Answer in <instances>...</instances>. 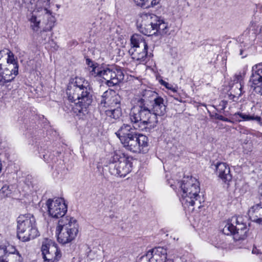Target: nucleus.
<instances>
[{
    "instance_id": "f257e3e1",
    "label": "nucleus",
    "mask_w": 262,
    "mask_h": 262,
    "mask_svg": "<svg viewBox=\"0 0 262 262\" xmlns=\"http://www.w3.org/2000/svg\"><path fill=\"white\" fill-rule=\"evenodd\" d=\"M149 106L151 110L142 105L132 110L130 120L134 129L144 131L149 128H154L158 122L157 116H163L166 113V105L164 100L159 95Z\"/></svg>"
},
{
    "instance_id": "f03ea898",
    "label": "nucleus",
    "mask_w": 262,
    "mask_h": 262,
    "mask_svg": "<svg viewBox=\"0 0 262 262\" xmlns=\"http://www.w3.org/2000/svg\"><path fill=\"white\" fill-rule=\"evenodd\" d=\"M92 90L89 82L84 78L76 77L71 80L67 89L72 111L80 118L88 114V108L92 102Z\"/></svg>"
},
{
    "instance_id": "7ed1b4c3",
    "label": "nucleus",
    "mask_w": 262,
    "mask_h": 262,
    "mask_svg": "<svg viewBox=\"0 0 262 262\" xmlns=\"http://www.w3.org/2000/svg\"><path fill=\"white\" fill-rule=\"evenodd\" d=\"M123 146L134 153H146L148 150L147 136L134 132L130 125L123 124L115 133Z\"/></svg>"
},
{
    "instance_id": "20e7f679",
    "label": "nucleus",
    "mask_w": 262,
    "mask_h": 262,
    "mask_svg": "<svg viewBox=\"0 0 262 262\" xmlns=\"http://www.w3.org/2000/svg\"><path fill=\"white\" fill-rule=\"evenodd\" d=\"M178 184L182 191L180 201L184 209L190 212L195 207L200 208L202 198L200 195V184L197 179L191 176L184 177Z\"/></svg>"
},
{
    "instance_id": "39448f33",
    "label": "nucleus",
    "mask_w": 262,
    "mask_h": 262,
    "mask_svg": "<svg viewBox=\"0 0 262 262\" xmlns=\"http://www.w3.org/2000/svg\"><path fill=\"white\" fill-rule=\"evenodd\" d=\"M139 31L147 36L156 33L164 35L167 32V24L159 16L151 13H141L137 21Z\"/></svg>"
},
{
    "instance_id": "423d86ee",
    "label": "nucleus",
    "mask_w": 262,
    "mask_h": 262,
    "mask_svg": "<svg viewBox=\"0 0 262 262\" xmlns=\"http://www.w3.org/2000/svg\"><path fill=\"white\" fill-rule=\"evenodd\" d=\"M17 235L23 242H27L39 235L35 217L31 214L20 215L17 220Z\"/></svg>"
},
{
    "instance_id": "0eeeda50",
    "label": "nucleus",
    "mask_w": 262,
    "mask_h": 262,
    "mask_svg": "<svg viewBox=\"0 0 262 262\" xmlns=\"http://www.w3.org/2000/svg\"><path fill=\"white\" fill-rule=\"evenodd\" d=\"M79 226L76 219L70 216H66L58 221L56 228L59 243L66 244L75 239L78 233Z\"/></svg>"
},
{
    "instance_id": "6e6552de",
    "label": "nucleus",
    "mask_w": 262,
    "mask_h": 262,
    "mask_svg": "<svg viewBox=\"0 0 262 262\" xmlns=\"http://www.w3.org/2000/svg\"><path fill=\"white\" fill-rule=\"evenodd\" d=\"M5 54L8 55L7 64L3 69L2 64L0 63V82L3 84L13 80L18 74V65L13 53L6 49Z\"/></svg>"
},
{
    "instance_id": "1a4fd4ad",
    "label": "nucleus",
    "mask_w": 262,
    "mask_h": 262,
    "mask_svg": "<svg viewBox=\"0 0 262 262\" xmlns=\"http://www.w3.org/2000/svg\"><path fill=\"white\" fill-rule=\"evenodd\" d=\"M247 231V225L243 222L241 216H233L223 229L224 234L233 235L234 238L236 240L244 239L246 236Z\"/></svg>"
},
{
    "instance_id": "9d476101",
    "label": "nucleus",
    "mask_w": 262,
    "mask_h": 262,
    "mask_svg": "<svg viewBox=\"0 0 262 262\" xmlns=\"http://www.w3.org/2000/svg\"><path fill=\"white\" fill-rule=\"evenodd\" d=\"M43 3H46V1L43 0L37 1L36 8L32 13L31 17L29 19L31 23V27L34 31H37L39 28L40 19L37 17L36 14L37 12H42V13L46 14L48 19L47 26L45 27L43 30L45 31H51L54 27L55 21V17L51 15V12L48 10L46 7L42 8L41 6L43 5Z\"/></svg>"
},
{
    "instance_id": "9b49d317",
    "label": "nucleus",
    "mask_w": 262,
    "mask_h": 262,
    "mask_svg": "<svg viewBox=\"0 0 262 262\" xmlns=\"http://www.w3.org/2000/svg\"><path fill=\"white\" fill-rule=\"evenodd\" d=\"M132 158L124 156L120 157L117 161H115L109 165V171L111 174L125 177L132 169Z\"/></svg>"
},
{
    "instance_id": "f8f14e48",
    "label": "nucleus",
    "mask_w": 262,
    "mask_h": 262,
    "mask_svg": "<svg viewBox=\"0 0 262 262\" xmlns=\"http://www.w3.org/2000/svg\"><path fill=\"white\" fill-rule=\"evenodd\" d=\"M46 205L51 217L56 219L65 217L64 215L67 212V205L63 198L49 199L47 201Z\"/></svg>"
},
{
    "instance_id": "ddd939ff",
    "label": "nucleus",
    "mask_w": 262,
    "mask_h": 262,
    "mask_svg": "<svg viewBox=\"0 0 262 262\" xmlns=\"http://www.w3.org/2000/svg\"><path fill=\"white\" fill-rule=\"evenodd\" d=\"M41 250L45 262H57L61 256L56 244L51 239L43 241Z\"/></svg>"
},
{
    "instance_id": "4468645a",
    "label": "nucleus",
    "mask_w": 262,
    "mask_h": 262,
    "mask_svg": "<svg viewBox=\"0 0 262 262\" xmlns=\"http://www.w3.org/2000/svg\"><path fill=\"white\" fill-rule=\"evenodd\" d=\"M103 78L108 86L119 84L124 79V74L120 68H105Z\"/></svg>"
},
{
    "instance_id": "2eb2a0df",
    "label": "nucleus",
    "mask_w": 262,
    "mask_h": 262,
    "mask_svg": "<svg viewBox=\"0 0 262 262\" xmlns=\"http://www.w3.org/2000/svg\"><path fill=\"white\" fill-rule=\"evenodd\" d=\"M121 97L116 92L108 89L103 93L100 105L108 108L121 107Z\"/></svg>"
},
{
    "instance_id": "dca6fc26",
    "label": "nucleus",
    "mask_w": 262,
    "mask_h": 262,
    "mask_svg": "<svg viewBox=\"0 0 262 262\" xmlns=\"http://www.w3.org/2000/svg\"><path fill=\"white\" fill-rule=\"evenodd\" d=\"M149 262H173L172 259H166L167 250L158 247L149 250L145 255Z\"/></svg>"
},
{
    "instance_id": "f3484780",
    "label": "nucleus",
    "mask_w": 262,
    "mask_h": 262,
    "mask_svg": "<svg viewBox=\"0 0 262 262\" xmlns=\"http://www.w3.org/2000/svg\"><path fill=\"white\" fill-rule=\"evenodd\" d=\"M252 71L250 81L252 83L254 91L256 94L262 95V63L254 66Z\"/></svg>"
},
{
    "instance_id": "a211bd4d",
    "label": "nucleus",
    "mask_w": 262,
    "mask_h": 262,
    "mask_svg": "<svg viewBox=\"0 0 262 262\" xmlns=\"http://www.w3.org/2000/svg\"><path fill=\"white\" fill-rule=\"evenodd\" d=\"M249 35L250 40L252 44V41L256 40L259 43H262V26H259L256 20H252L249 25L248 31L246 32Z\"/></svg>"
},
{
    "instance_id": "6ab92c4d",
    "label": "nucleus",
    "mask_w": 262,
    "mask_h": 262,
    "mask_svg": "<svg viewBox=\"0 0 262 262\" xmlns=\"http://www.w3.org/2000/svg\"><path fill=\"white\" fill-rule=\"evenodd\" d=\"M215 166L216 174L224 182L228 183L231 181L230 167L226 163H217Z\"/></svg>"
},
{
    "instance_id": "aec40b11",
    "label": "nucleus",
    "mask_w": 262,
    "mask_h": 262,
    "mask_svg": "<svg viewBox=\"0 0 262 262\" xmlns=\"http://www.w3.org/2000/svg\"><path fill=\"white\" fill-rule=\"evenodd\" d=\"M158 95V93L152 90L147 89L143 90L140 93L141 97L138 101L139 104L138 106H140L142 105H145L146 106H149Z\"/></svg>"
},
{
    "instance_id": "412c9836",
    "label": "nucleus",
    "mask_w": 262,
    "mask_h": 262,
    "mask_svg": "<svg viewBox=\"0 0 262 262\" xmlns=\"http://www.w3.org/2000/svg\"><path fill=\"white\" fill-rule=\"evenodd\" d=\"M249 216L252 222L262 225V207L258 204L251 207Z\"/></svg>"
},
{
    "instance_id": "4be33fe9",
    "label": "nucleus",
    "mask_w": 262,
    "mask_h": 262,
    "mask_svg": "<svg viewBox=\"0 0 262 262\" xmlns=\"http://www.w3.org/2000/svg\"><path fill=\"white\" fill-rule=\"evenodd\" d=\"M12 251L9 252L4 260L2 262H23V258L18 251L12 248Z\"/></svg>"
},
{
    "instance_id": "5701e85b",
    "label": "nucleus",
    "mask_w": 262,
    "mask_h": 262,
    "mask_svg": "<svg viewBox=\"0 0 262 262\" xmlns=\"http://www.w3.org/2000/svg\"><path fill=\"white\" fill-rule=\"evenodd\" d=\"M131 48L146 47V42L143 37L139 34H134L130 38Z\"/></svg>"
},
{
    "instance_id": "b1692460",
    "label": "nucleus",
    "mask_w": 262,
    "mask_h": 262,
    "mask_svg": "<svg viewBox=\"0 0 262 262\" xmlns=\"http://www.w3.org/2000/svg\"><path fill=\"white\" fill-rule=\"evenodd\" d=\"M107 117L114 119H119L122 115V109L121 107L108 108L105 111Z\"/></svg>"
},
{
    "instance_id": "393cba45",
    "label": "nucleus",
    "mask_w": 262,
    "mask_h": 262,
    "mask_svg": "<svg viewBox=\"0 0 262 262\" xmlns=\"http://www.w3.org/2000/svg\"><path fill=\"white\" fill-rule=\"evenodd\" d=\"M134 1L137 6L148 8L157 5L160 0H134Z\"/></svg>"
},
{
    "instance_id": "a878e982",
    "label": "nucleus",
    "mask_w": 262,
    "mask_h": 262,
    "mask_svg": "<svg viewBox=\"0 0 262 262\" xmlns=\"http://www.w3.org/2000/svg\"><path fill=\"white\" fill-rule=\"evenodd\" d=\"M130 55L134 60L139 61V63L146 62L148 58L147 50H144V49L142 51V52H134Z\"/></svg>"
},
{
    "instance_id": "bb28decb",
    "label": "nucleus",
    "mask_w": 262,
    "mask_h": 262,
    "mask_svg": "<svg viewBox=\"0 0 262 262\" xmlns=\"http://www.w3.org/2000/svg\"><path fill=\"white\" fill-rule=\"evenodd\" d=\"M237 115L239 116L244 121L255 120L258 122L261 121V119L260 117L257 116L247 115L241 112H237L234 114V116L236 117Z\"/></svg>"
},
{
    "instance_id": "cd10ccee",
    "label": "nucleus",
    "mask_w": 262,
    "mask_h": 262,
    "mask_svg": "<svg viewBox=\"0 0 262 262\" xmlns=\"http://www.w3.org/2000/svg\"><path fill=\"white\" fill-rule=\"evenodd\" d=\"M104 70L105 68L96 66L91 69H89L90 75L94 77H99L103 78V74Z\"/></svg>"
},
{
    "instance_id": "c85d7f7f",
    "label": "nucleus",
    "mask_w": 262,
    "mask_h": 262,
    "mask_svg": "<svg viewBox=\"0 0 262 262\" xmlns=\"http://www.w3.org/2000/svg\"><path fill=\"white\" fill-rule=\"evenodd\" d=\"M87 258H88V260H95L96 261H97V262H100V260H101L100 259H99L98 255V254H96L95 250H90L88 252Z\"/></svg>"
},
{
    "instance_id": "c756f323",
    "label": "nucleus",
    "mask_w": 262,
    "mask_h": 262,
    "mask_svg": "<svg viewBox=\"0 0 262 262\" xmlns=\"http://www.w3.org/2000/svg\"><path fill=\"white\" fill-rule=\"evenodd\" d=\"M10 251V250H7L5 246H0V262H2V260L5 259L7 254Z\"/></svg>"
},
{
    "instance_id": "7c9ffc66",
    "label": "nucleus",
    "mask_w": 262,
    "mask_h": 262,
    "mask_svg": "<svg viewBox=\"0 0 262 262\" xmlns=\"http://www.w3.org/2000/svg\"><path fill=\"white\" fill-rule=\"evenodd\" d=\"M10 191L9 186L5 185L0 189V196L2 198L7 196L11 193Z\"/></svg>"
},
{
    "instance_id": "2f4dec72",
    "label": "nucleus",
    "mask_w": 262,
    "mask_h": 262,
    "mask_svg": "<svg viewBox=\"0 0 262 262\" xmlns=\"http://www.w3.org/2000/svg\"><path fill=\"white\" fill-rule=\"evenodd\" d=\"M241 95V91L237 89V92H235V91H234V94L231 93L230 94H229V98L233 101H236Z\"/></svg>"
},
{
    "instance_id": "473e14b6",
    "label": "nucleus",
    "mask_w": 262,
    "mask_h": 262,
    "mask_svg": "<svg viewBox=\"0 0 262 262\" xmlns=\"http://www.w3.org/2000/svg\"><path fill=\"white\" fill-rule=\"evenodd\" d=\"M143 49H144V50H147L148 49V45H147V43H146V47H136L135 48H131L128 52H129V53L130 54H132V53H134V52H142V51L143 50Z\"/></svg>"
},
{
    "instance_id": "72a5a7b5",
    "label": "nucleus",
    "mask_w": 262,
    "mask_h": 262,
    "mask_svg": "<svg viewBox=\"0 0 262 262\" xmlns=\"http://www.w3.org/2000/svg\"><path fill=\"white\" fill-rule=\"evenodd\" d=\"M237 89L241 91L242 94H243V85L241 82L235 83L232 87L231 91L234 93V91L237 92Z\"/></svg>"
},
{
    "instance_id": "f704fd0d",
    "label": "nucleus",
    "mask_w": 262,
    "mask_h": 262,
    "mask_svg": "<svg viewBox=\"0 0 262 262\" xmlns=\"http://www.w3.org/2000/svg\"><path fill=\"white\" fill-rule=\"evenodd\" d=\"M43 158L45 161L49 163L51 161L53 160V156H51L50 155H48V154L43 155Z\"/></svg>"
},
{
    "instance_id": "c9c22d12",
    "label": "nucleus",
    "mask_w": 262,
    "mask_h": 262,
    "mask_svg": "<svg viewBox=\"0 0 262 262\" xmlns=\"http://www.w3.org/2000/svg\"><path fill=\"white\" fill-rule=\"evenodd\" d=\"M239 54H240V55L242 56V58L246 57L248 54V52L246 51V48H245V49L241 48L240 49Z\"/></svg>"
},
{
    "instance_id": "e433bc0d",
    "label": "nucleus",
    "mask_w": 262,
    "mask_h": 262,
    "mask_svg": "<svg viewBox=\"0 0 262 262\" xmlns=\"http://www.w3.org/2000/svg\"><path fill=\"white\" fill-rule=\"evenodd\" d=\"M227 105V101L226 100H222L220 103V106H221V110H224Z\"/></svg>"
},
{
    "instance_id": "4c0bfd02",
    "label": "nucleus",
    "mask_w": 262,
    "mask_h": 262,
    "mask_svg": "<svg viewBox=\"0 0 262 262\" xmlns=\"http://www.w3.org/2000/svg\"><path fill=\"white\" fill-rule=\"evenodd\" d=\"M86 63L90 68V69L92 68V67H95V64H94L93 62L90 59H86Z\"/></svg>"
},
{
    "instance_id": "58836bf2",
    "label": "nucleus",
    "mask_w": 262,
    "mask_h": 262,
    "mask_svg": "<svg viewBox=\"0 0 262 262\" xmlns=\"http://www.w3.org/2000/svg\"><path fill=\"white\" fill-rule=\"evenodd\" d=\"M161 84L164 86H165L167 89H170V88L169 86L170 84L165 82V81L162 80L161 81Z\"/></svg>"
},
{
    "instance_id": "ea45409f",
    "label": "nucleus",
    "mask_w": 262,
    "mask_h": 262,
    "mask_svg": "<svg viewBox=\"0 0 262 262\" xmlns=\"http://www.w3.org/2000/svg\"><path fill=\"white\" fill-rule=\"evenodd\" d=\"M215 117L216 119H219L220 120H223V119L224 117L222 115H219V114H215Z\"/></svg>"
},
{
    "instance_id": "a19ab883",
    "label": "nucleus",
    "mask_w": 262,
    "mask_h": 262,
    "mask_svg": "<svg viewBox=\"0 0 262 262\" xmlns=\"http://www.w3.org/2000/svg\"><path fill=\"white\" fill-rule=\"evenodd\" d=\"M109 199L110 200H111V201L112 202L113 201V203H115V197L114 196V195L112 194V195H111L109 196Z\"/></svg>"
},
{
    "instance_id": "79ce46f5",
    "label": "nucleus",
    "mask_w": 262,
    "mask_h": 262,
    "mask_svg": "<svg viewBox=\"0 0 262 262\" xmlns=\"http://www.w3.org/2000/svg\"><path fill=\"white\" fill-rule=\"evenodd\" d=\"M257 11H259L260 12H262V6L259 5L257 6Z\"/></svg>"
},
{
    "instance_id": "37998d69",
    "label": "nucleus",
    "mask_w": 262,
    "mask_h": 262,
    "mask_svg": "<svg viewBox=\"0 0 262 262\" xmlns=\"http://www.w3.org/2000/svg\"><path fill=\"white\" fill-rule=\"evenodd\" d=\"M252 252V253L256 254H258L259 253L258 250L256 248H253Z\"/></svg>"
},
{
    "instance_id": "c03bdc74",
    "label": "nucleus",
    "mask_w": 262,
    "mask_h": 262,
    "mask_svg": "<svg viewBox=\"0 0 262 262\" xmlns=\"http://www.w3.org/2000/svg\"><path fill=\"white\" fill-rule=\"evenodd\" d=\"M258 193L259 194L262 196V185L260 186L258 188Z\"/></svg>"
},
{
    "instance_id": "a18cd8bd",
    "label": "nucleus",
    "mask_w": 262,
    "mask_h": 262,
    "mask_svg": "<svg viewBox=\"0 0 262 262\" xmlns=\"http://www.w3.org/2000/svg\"><path fill=\"white\" fill-rule=\"evenodd\" d=\"M223 121H225V122H232L230 119H229L227 118H225V117L224 118Z\"/></svg>"
},
{
    "instance_id": "49530a36",
    "label": "nucleus",
    "mask_w": 262,
    "mask_h": 262,
    "mask_svg": "<svg viewBox=\"0 0 262 262\" xmlns=\"http://www.w3.org/2000/svg\"><path fill=\"white\" fill-rule=\"evenodd\" d=\"M50 0H47V3H49V2H50Z\"/></svg>"
}]
</instances>
